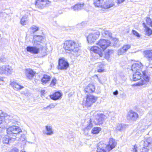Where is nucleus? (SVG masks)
<instances>
[{
    "mask_svg": "<svg viewBox=\"0 0 152 152\" xmlns=\"http://www.w3.org/2000/svg\"><path fill=\"white\" fill-rule=\"evenodd\" d=\"M134 73L133 75L132 79L134 81H136L141 79V77L143 80H141L140 81L134 84L135 86H140L145 85L149 81V77L146 75V71L141 72H133Z\"/></svg>",
    "mask_w": 152,
    "mask_h": 152,
    "instance_id": "nucleus-2",
    "label": "nucleus"
},
{
    "mask_svg": "<svg viewBox=\"0 0 152 152\" xmlns=\"http://www.w3.org/2000/svg\"><path fill=\"white\" fill-rule=\"evenodd\" d=\"M148 150L146 148H144L142 149V152H148Z\"/></svg>",
    "mask_w": 152,
    "mask_h": 152,
    "instance_id": "nucleus-58",
    "label": "nucleus"
},
{
    "mask_svg": "<svg viewBox=\"0 0 152 152\" xmlns=\"http://www.w3.org/2000/svg\"><path fill=\"white\" fill-rule=\"evenodd\" d=\"M137 148L136 146H134L132 148V151L133 152H137Z\"/></svg>",
    "mask_w": 152,
    "mask_h": 152,
    "instance_id": "nucleus-53",
    "label": "nucleus"
},
{
    "mask_svg": "<svg viewBox=\"0 0 152 152\" xmlns=\"http://www.w3.org/2000/svg\"><path fill=\"white\" fill-rule=\"evenodd\" d=\"M83 130L84 134L86 135H87L88 134V132L90 130L88 129L86 127H85L83 129Z\"/></svg>",
    "mask_w": 152,
    "mask_h": 152,
    "instance_id": "nucleus-46",
    "label": "nucleus"
},
{
    "mask_svg": "<svg viewBox=\"0 0 152 152\" xmlns=\"http://www.w3.org/2000/svg\"><path fill=\"white\" fill-rule=\"evenodd\" d=\"M25 139V136L24 134H22L20 137L19 138L20 141H23Z\"/></svg>",
    "mask_w": 152,
    "mask_h": 152,
    "instance_id": "nucleus-49",
    "label": "nucleus"
},
{
    "mask_svg": "<svg viewBox=\"0 0 152 152\" xmlns=\"http://www.w3.org/2000/svg\"><path fill=\"white\" fill-rule=\"evenodd\" d=\"M45 91L44 90H42L41 91V93L42 95H43L45 93Z\"/></svg>",
    "mask_w": 152,
    "mask_h": 152,
    "instance_id": "nucleus-61",
    "label": "nucleus"
},
{
    "mask_svg": "<svg viewBox=\"0 0 152 152\" xmlns=\"http://www.w3.org/2000/svg\"><path fill=\"white\" fill-rule=\"evenodd\" d=\"M109 144L110 145V149H109L108 151H110L115 148L117 143L114 139L110 138V139Z\"/></svg>",
    "mask_w": 152,
    "mask_h": 152,
    "instance_id": "nucleus-22",
    "label": "nucleus"
},
{
    "mask_svg": "<svg viewBox=\"0 0 152 152\" xmlns=\"http://www.w3.org/2000/svg\"><path fill=\"white\" fill-rule=\"evenodd\" d=\"M132 32L133 34L137 37H140V35L139 33L137 32L136 31L134 30H132Z\"/></svg>",
    "mask_w": 152,
    "mask_h": 152,
    "instance_id": "nucleus-48",
    "label": "nucleus"
},
{
    "mask_svg": "<svg viewBox=\"0 0 152 152\" xmlns=\"http://www.w3.org/2000/svg\"><path fill=\"white\" fill-rule=\"evenodd\" d=\"M142 25L145 28V35L148 36H150L152 34V30L147 27L145 23H143Z\"/></svg>",
    "mask_w": 152,
    "mask_h": 152,
    "instance_id": "nucleus-25",
    "label": "nucleus"
},
{
    "mask_svg": "<svg viewBox=\"0 0 152 152\" xmlns=\"http://www.w3.org/2000/svg\"><path fill=\"white\" fill-rule=\"evenodd\" d=\"M125 52H126L128 49L130 48V45H124L122 47Z\"/></svg>",
    "mask_w": 152,
    "mask_h": 152,
    "instance_id": "nucleus-40",
    "label": "nucleus"
},
{
    "mask_svg": "<svg viewBox=\"0 0 152 152\" xmlns=\"http://www.w3.org/2000/svg\"><path fill=\"white\" fill-rule=\"evenodd\" d=\"M44 39L42 36L34 35V36L32 43L34 45L39 47V46L43 45L42 41H43Z\"/></svg>",
    "mask_w": 152,
    "mask_h": 152,
    "instance_id": "nucleus-9",
    "label": "nucleus"
},
{
    "mask_svg": "<svg viewBox=\"0 0 152 152\" xmlns=\"http://www.w3.org/2000/svg\"><path fill=\"white\" fill-rule=\"evenodd\" d=\"M21 152H26V151H21Z\"/></svg>",
    "mask_w": 152,
    "mask_h": 152,
    "instance_id": "nucleus-64",
    "label": "nucleus"
},
{
    "mask_svg": "<svg viewBox=\"0 0 152 152\" xmlns=\"http://www.w3.org/2000/svg\"><path fill=\"white\" fill-rule=\"evenodd\" d=\"M28 46L26 48L27 51L33 54H37L40 53V49L36 46Z\"/></svg>",
    "mask_w": 152,
    "mask_h": 152,
    "instance_id": "nucleus-11",
    "label": "nucleus"
},
{
    "mask_svg": "<svg viewBox=\"0 0 152 152\" xmlns=\"http://www.w3.org/2000/svg\"><path fill=\"white\" fill-rule=\"evenodd\" d=\"M143 66L140 62H137L133 64L132 66V70L133 72H142Z\"/></svg>",
    "mask_w": 152,
    "mask_h": 152,
    "instance_id": "nucleus-12",
    "label": "nucleus"
},
{
    "mask_svg": "<svg viewBox=\"0 0 152 152\" xmlns=\"http://www.w3.org/2000/svg\"><path fill=\"white\" fill-rule=\"evenodd\" d=\"M114 6V2L112 0H107L103 4L102 8L109 9Z\"/></svg>",
    "mask_w": 152,
    "mask_h": 152,
    "instance_id": "nucleus-18",
    "label": "nucleus"
},
{
    "mask_svg": "<svg viewBox=\"0 0 152 152\" xmlns=\"http://www.w3.org/2000/svg\"><path fill=\"white\" fill-rule=\"evenodd\" d=\"M62 95V93L60 91H58V100L61 98Z\"/></svg>",
    "mask_w": 152,
    "mask_h": 152,
    "instance_id": "nucleus-50",
    "label": "nucleus"
},
{
    "mask_svg": "<svg viewBox=\"0 0 152 152\" xmlns=\"http://www.w3.org/2000/svg\"><path fill=\"white\" fill-rule=\"evenodd\" d=\"M105 116L102 114H97L96 115V119L94 122L96 125H100L102 124L105 119Z\"/></svg>",
    "mask_w": 152,
    "mask_h": 152,
    "instance_id": "nucleus-13",
    "label": "nucleus"
},
{
    "mask_svg": "<svg viewBox=\"0 0 152 152\" xmlns=\"http://www.w3.org/2000/svg\"><path fill=\"white\" fill-rule=\"evenodd\" d=\"M28 17L27 15L23 16L21 19L20 24L23 26L26 25L28 20Z\"/></svg>",
    "mask_w": 152,
    "mask_h": 152,
    "instance_id": "nucleus-31",
    "label": "nucleus"
},
{
    "mask_svg": "<svg viewBox=\"0 0 152 152\" xmlns=\"http://www.w3.org/2000/svg\"><path fill=\"white\" fill-rule=\"evenodd\" d=\"M69 66V64L67 60L64 57L59 58L58 68L61 69H66Z\"/></svg>",
    "mask_w": 152,
    "mask_h": 152,
    "instance_id": "nucleus-8",
    "label": "nucleus"
},
{
    "mask_svg": "<svg viewBox=\"0 0 152 152\" xmlns=\"http://www.w3.org/2000/svg\"><path fill=\"white\" fill-rule=\"evenodd\" d=\"M95 90L94 86L91 84H89L84 89L85 93H91L94 92Z\"/></svg>",
    "mask_w": 152,
    "mask_h": 152,
    "instance_id": "nucleus-19",
    "label": "nucleus"
},
{
    "mask_svg": "<svg viewBox=\"0 0 152 152\" xmlns=\"http://www.w3.org/2000/svg\"><path fill=\"white\" fill-rule=\"evenodd\" d=\"M22 132L21 129L18 126H13L8 127L7 129V134L10 136H12L13 141H15L17 138V136L20 133Z\"/></svg>",
    "mask_w": 152,
    "mask_h": 152,
    "instance_id": "nucleus-3",
    "label": "nucleus"
},
{
    "mask_svg": "<svg viewBox=\"0 0 152 152\" xmlns=\"http://www.w3.org/2000/svg\"><path fill=\"white\" fill-rule=\"evenodd\" d=\"M84 3H78L74 6H72L71 9L75 11H77L81 10L83 7Z\"/></svg>",
    "mask_w": 152,
    "mask_h": 152,
    "instance_id": "nucleus-20",
    "label": "nucleus"
},
{
    "mask_svg": "<svg viewBox=\"0 0 152 152\" xmlns=\"http://www.w3.org/2000/svg\"><path fill=\"white\" fill-rule=\"evenodd\" d=\"M0 81H3V77H0Z\"/></svg>",
    "mask_w": 152,
    "mask_h": 152,
    "instance_id": "nucleus-63",
    "label": "nucleus"
},
{
    "mask_svg": "<svg viewBox=\"0 0 152 152\" xmlns=\"http://www.w3.org/2000/svg\"><path fill=\"white\" fill-rule=\"evenodd\" d=\"M31 32L32 33H34L37 31L39 30V28L35 25H33L30 28Z\"/></svg>",
    "mask_w": 152,
    "mask_h": 152,
    "instance_id": "nucleus-36",
    "label": "nucleus"
},
{
    "mask_svg": "<svg viewBox=\"0 0 152 152\" xmlns=\"http://www.w3.org/2000/svg\"><path fill=\"white\" fill-rule=\"evenodd\" d=\"M100 35V32L98 31H96L89 33L87 37L88 43L91 44H94L99 37Z\"/></svg>",
    "mask_w": 152,
    "mask_h": 152,
    "instance_id": "nucleus-4",
    "label": "nucleus"
},
{
    "mask_svg": "<svg viewBox=\"0 0 152 152\" xmlns=\"http://www.w3.org/2000/svg\"><path fill=\"white\" fill-rule=\"evenodd\" d=\"M1 114L2 117H4L3 121H5V122H9L10 121L11 119V117L7 114L4 113L2 111L1 113Z\"/></svg>",
    "mask_w": 152,
    "mask_h": 152,
    "instance_id": "nucleus-23",
    "label": "nucleus"
},
{
    "mask_svg": "<svg viewBox=\"0 0 152 152\" xmlns=\"http://www.w3.org/2000/svg\"><path fill=\"white\" fill-rule=\"evenodd\" d=\"M125 129V125L124 124H118L116 127V131H122Z\"/></svg>",
    "mask_w": 152,
    "mask_h": 152,
    "instance_id": "nucleus-29",
    "label": "nucleus"
},
{
    "mask_svg": "<svg viewBox=\"0 0 152 152\" xmlns=\"http://www.w3.org/2000/svg\"><path fill=\"white\" fill-rule=\"evenodd\" d=\"M51 2L49 0H36L35 3L36 7L41 9L49 6Z\"/></svg>",
    "mask_w": 152,
    "mask_h": 152,
    "instance_id": "nucleus-7",
    "label": "nucleus"
},
{
    "mask_svg": "<svg viewBox=\"0 0 152 152\" xmlns=\"http://www.w3.org/2000/svg\"><path fill=\"white\" fill-rule=\"evenodd\" d=\"M56 79H53L52 80L50 84V86L51 87H52L54 86L56 83Z\"/></svg>",
    "mask_w": 152,
    "mask_h": 152,
    "instance_id": "nucleus-45",
    "label": "nucleus"
},
{
    "mask_svg": "<svg viewBox=\"0 0 152 152\" xmlns=\"http://www.w3.org/2000/svg\"><path fill=\"white\" fill-rule=\"evenodd\" d=\"M97 97L93 95H87L86 101H84L83 105L86 107L91 106L97 100Z\"/></svg>",
    "mask_w": 152,
    "mask_h": 152,
    "instance_id": "nucleus-6",
    "label": "nucleus"
},
{
    "mask_svg": "<svg viewBox=\"0 0 152 152\" xmlns=\"http://www.w3.org/2000/svg\"><path fill=\"white\" fill-rule=\"evenodd\" d=\"M4 117L1 116V113L0 114V124H1L3 122Z\"/></svg>",
    "mask_w": 152,
    "mask_h": 152,
    "instance_id": "nucleus-54",
    "label": "nucleus"
},
{
    "mask_svg": "<svg viewBox=\"0 0 152 152\" xmlns=\"http://www.w3.org/2000/svg\"><path fill=\"white\" fill-rule=\"evenodd\" d=\"M138 117V115L137 113L132 110H130L128 113L127 118L129 120L136 121Z\"/></svg>",
    "mask_w": 152,
    "mask_h": 152,
    "instance_id": "nucleus-14",
    "label": "nucleus"
},
{
    "mask_svg": "<svg viewBox=\"0 0 152 152\" xmlns=\"http://www.w3.org/2000/svg\"><path fill=\"white\" fill-rule=\"evenodd\" d=\"M103 37H109L113 40L115 42L114 43L116 44L118 43V40L116 38H113L112 37V33L110 31L106 29H102L101 31Z\"/></svg>",
    "mask_w": 152,
    "mask_h": 152,
    "instance_id": "nucleus-10",
    "label": "nucleus"
},
{
    "mask_svg": "<svg viewBox=\"0 0 152 152\" xmlns=\"http://www.w3.org/2000/svg\"><path fill=\"white\" fill-rule=\"evenodd\" d=\"M89 124L86 127L88 129H89L90 130L91 129L93 126V124L92 122V121L91 119L89 120Z\"/></svg>",
    "mask_w": 152,
    "mask_h": 152,
    "instance_id": "nucleus-41",
    "label": "nucleus"
},
{
    "mask_svg": "<svg viewBox=\"0 0 152 152\" xmlns=\"http://www.w3.org/2000/svg\"><path fill=\"white\" fill-rule=\"evenodd\" d=\"M5 65H3L0 66V74L6 75Z\"/></svg>",
    "mask_w": 152,
    "mask_h": 152,
    "instance_id": "nucleus-37",
    "label": "nucleus"
},
{
    "mask_svg": "<svg viewBox=\"0 0 152 152\" xmlns=\"http://www.w3.org/2000/svg\"><path fill=\"white\" fill-rule=\"evenodd\" d=\"M80 45L79 44L74 41H67L65 42L63 48L67 53H70L72 58H76L80 55Z\"/></svg>",
    "mask_w": 152,
    "mask_h": 152,
    "instance_id": "nucleus-1",
    "label": "nucleus"
},
{
    "mask_svg": "<svg viewBox=\"0 0 152 152\" xmlns=\"http://www.w3.org/2000/svg\"><path fill=\"white\" fill-rule=\"evenodd\" d=\"M105 58L107 59H108L109 58V53H107V54L106 55Z\"/></svg>",
    "mask_w": 152,
    "mask_h": 152,
    "instance_id": "nucleus-60",
    "label": "nucleus"
},
{
    "mask_svg": "<svg viewBox=\"0 0 152 152\" xmlns=\"http://www.w3.org/2000/svg\"><path fill=\"white\" fill-rule=\"evenodd\" d=\"M145 20L147 24L152 27V21L151 19L149 18H147Z\"/></svg>",
    "mask_w": 152,
    "mask_h": 152,
    "instance_id": "nucleus-39",
    "label": "nucleus"
},
{
    "mask_svg": "<svg viewBox=\"0 0 152 152\" xmlns=\"http://www.w3.org/2000/svg\"><path fill=\"white\" fill-rule=\"evenodd\" d=\"M36 73L31 69H26L25 70V74L26 77L28 78L31 79L34 76Z\"/></svg>",
    "mask_w": 152,
    "mask_h": 152,
    "instance_id": "nucleus-16",
    "label": "nucleus"
},
{
    "mask_svg": "<svg viewBox=\"0 0 152 152\" xmlns=\"http://www.w3.org/2000/svg\"><path fill=\"white\" fill-rule=\"evenodd\" d=\"M103 0H94V4L95 7H100L102 8Z\"/></svg>",
    "mask_w": 152,
    "mask_h": 152,
    "instance_id": "nucleus-27",
    "label": "nucleus"
},
{
    "mask_svg": "<svg viewBox=\"0 0 152 152\" xmlns=\"http://www.w3.org/2000/svg\"><path fill=\"white\" fill-rule=\"evenodd\" d=\"M110 44L111 42L109 40L103 39H100L96 43V44L99 46L103 51L110 45Z\"/></svg>",
    "mask_w": 152,
    "mask_h": 152,
    "instance_id": "nucleus-5",
    "label": "nucleus"
},
{
    "mask_svg": "<svg viewBox=\"0 0 152 152\" xmlns=\"http://www.w3.org/2000/svg\"><path fill=\"white\" fill-rule=\"evenodd\" d=\"M94 76V77H97V78L98 79V80H99V77H98V76H97V75H95Z\"/></svg>",
    "mask_w": 152,
    "mask_h": 152,
    "instance_id": "nucleus-62",
    "label": "nucleus"
},
{
    "mask_svg": "<svg viewBox=\"0 0 152 152\" xmlns=\"http://www.w3.org/2000/svg\"><path fill=\"white\" fill-rule=\"evenodd\" d=\"M50 78V76L47 75H43L42 79L41 81L42 83H46L48 82L49 81Z\"/></svg>",
    "mask_w": 152,
    "mask_h": 152,
    "instance_id": "nucleus-33",
    "label": "nucleus"
},
{
    "mask_svg": "<svg viewBox=\"0 0 152 152\" xmlns=\"http://www.w3.org/2000/svg\"><path fill=\"white\" fill-rule=\"evenodd\" d=\"M125 53L124 50L122 47L119 49L118 51V55H120L123 54Z\"/></svg>",
    "mask_w": 152,
    "mask_h": 152,
    "instance_id": "nucleus-43",
    "label": "nucleus"
},
{
    "mask_svg": "<svg viewBox=\"0 0 152 152\" xmlns=\"http://www.w3.org/2000/svg\"><path fill=\"white\" fill-rule=\"evenodd\" d=\"M125 0H118V4H119L123 3Z\"/></svg>",
    "mask_w": 152,
    "mask_h": 152,
    "instance_id": "nucleus-57",
    "label": "nucleus"
},
{
    "mask_svg": "<svg viewBox=\"0 0 152 152\" xmlns=\"http://www.w3.org/2000/svg\"><path fill=\"white\" fill-rule=\"evenodd\" d=\"M39 48L40 49V52L42 56L46 55V50L43 45L39 46Z\"/></svg>",
    "mask_w": 152,
    "mask_h": 152,
    "instance_id": "nucleus-28",
    "label": "nucleus"
},
{
    "mask_svg": "<svg viewBox=\"0 0 152 152\" xmlns=\"http://www.w3.org/2000/svg\"><path fill=\"white\" fill-rule=\"evenodd\" d=\"M145 56L149 61L152 60V50H146L144 52Z\"/></svg>",
    "mask_w": 152,
    "mask_h": 152,
    "instance_id": "nucleus-21",
    "label": "nucleus"
},
{
    "mask_svg": "<svg viewBox=\"0 0 152 152\" xmlns=\"http://www.w3.org/2000/svg\"><path fill=\"white\" fill-rule=\"evenodd\" d=\"M97 147L98 150H100L101 148H109V146L101 142H99L98 144Z\"/></svg>",
    "mask_w": 152,
    "mask_h": 152,
    "instance_id": "nucleus-32",
    "label": "nucleus"
},
{
    "mask_svg": "<svg viewBox=\"0 0 152 152\" xmlns=\"http://www.w3.org/2000/svg\"><path fill=\"white\" fill-rule=\"evenodd\" d=\"M101 130V128L98 127H94L91 130V133L93 134H97Z\"/></svg>",
    "mask_w": 152,
    "mask_h": 152,
    "instance_id": "nucleus-34",
    "label": "nucleus"
},
{
    "mask_svg": "<svg viewBox=\"0 0 152 152\" xmlns=\"http://www.w3.org/2000/svg\"><path fill=\"white\" fill-rule=\"evenodd\" d=\"M10 84L15 90H20L24 88V86L19 85L16 81L15 80H11Z\"/></svg>",
    "mask_w": 152,
    "mask_h": 152,
    "instance_id": "nucleus-15",
    "label": "nucleus"
},
{
    "mask_svg": "<svg viewBox=\"0 0 152 152\" xmlns=\"http://www.w3.org/2000/svg\"><path fill=\"white\" fill-rule=\"evenodd\" d=\"M46 131L44 132V133L47 135H51L53 134V132L51 126H45Z\"/></svg>",
    "mask_w": 152,
    "mask_h": 152,
    "instance_id": "nucleus-24",
    "label": "nucleus"
},
{
    "mask_svg": "<svg viewBox=\"0 0 152 152\" xmlns=\"http://www.w3.org/2000/svg\"><path fill=\"white\" fill-rule=\"evenodd\" d=\"M5 130V126L0 124V132H2Z\"/></svg>",
    "mask_w": 152,
    "mask_h": 152,
    "instance_id": "nucleus-51",
    "label": "nucleus"
},
{
    "mask_svg": "<svg viewBox=\"0 0 152 152\" xmlns=\"http://www.w3.org/2000/svg\"><path fill=\"white\" fill-rule=\"evenodd\" d=\"M55 107L54 105L53 104H51L48 106H47L46 107H44L43 109H45L47 108H50L51 109L52 108H53Z\"/></svg>",
    "mask_w": 152,
    "mask_h": 152,
    "instance_id": "nucleus-47",
    "label": "nucleus"
},
{
    "mask_svg": "<svg viewBox=\"0 0 152 152\" xmlns=\"http://www.w3.org/2000/svg\"><path fill=\"white\" fill-rule=\"evenodd\" d=\"M104 71V69H98L97 71L99 72H102Z\"/></svg>",
    "mask_w": 152,
    "mask_h": 152,
    "instance_id": "nucleus-56",
    "label": "nucleus"
},
{
    "mask_svg": "<svg viewBox=\"0 0 152 152\" xmlns=\"http://www.w3.org/2000/svg\"><path fill=\"white\" fill-rule=\"evenodd\" d=\"M118 94V92L117 90H116L113 92V94L115 95H117Z\"/></svg>",
    "mask_w": 152,
    "mask_h": 152,
    "instance_id": "nucleus-59",
    "label": "nucleus"
},
{
    "mask_svg": "<svg viewBox=\"0 0 152 152\" xmlns=\"http://www.w3.org/2000/svg\"><path fill=\"white\" fill-rule=\"evenodd\" d=\"M100 150H98V148H97V152H107V151H108V148H101Z\"/></svg>",
    "mask_w": 152,
    "mask_h": 152,
    "instance_id": "nucleus-44",
    "label": "nucleus"
},
{
    "mask_svg": "<svg viewBox=\"0 0 152 152\" xmlns=\"http://www.w3.org/2000/svg\"><path fill=\"white\" fill-rule=\"evenodd\" d=\"M90 50L94 53L98 54L100 57L102 56L103 51L101 48H99L97 46H94L92 47L91 48Z\"/></svg>",
    "mask_w": 152,
    "mask_h": 152,
    "instance_id": "nucleus-17",
    "label": "nucleus"
},
{
    "mask_svg": "<svg viewBox=\"0 0 152 152\" xmlns=\"http://www.w3.org/2000/svg\"><path fill=\"white\" fill-rule=\"evenodd\" d=\"M18 150L15 148H13L10 152H18Z\"/></svg>",
    "mask_w": 152,
    "mask_h": 152,
    "instance_id": "nucleus-55",
    "label": "nucleus"
},
{
    "mask_svg": "<svg viewBox=\"0 0 152 152\" xmlns=\"http://www.w3.org/2000/svg\"><path fill=\"white\" fill-rule=\"evenodd\" d=\"M50 98L53 100H56L57 99V92H56L53 94L50 95Z\"/></svg>",
    "mask_w": 152,
    "mask_h": 152,
    "instance_id": "nucleus-38",
    "label": "nucleus"
},
{
    "mask_svg": "<svg viewBox=\"0 0 152 152\" xmlns=\"http://www.w3.org/2000/svg\"><path fill=\"white\" fill-rule=\"evenodd\" d=\"M5 68L6 75H10L13 72V69L12 67L9 65H5Z\"/></svg>",
    "mask_w": 152,
    "mask_h": 152,
    "instance_id": "nucleus-30",
    "label": "nucleus"
},
{
    "mask_svg": "<svg viewBox=\"0 0 152 152\" xmlns=\"http://www.w3.org/2000/svg\"><path fill=\"white\" fill-rule=\"evenodd\" d=\"M89 124L86 127L88 129H89L90 130L91 129L93 126V124L92 122V121L91 119L89 120Z\"/></svg>",
    "mask_w": 152,
    "mask_h": 152,
    "instance_id": "nucleus-42",
    "label": "nucleus"
},
{
    "mask_svg": "<svg viewBox=\"0 0 152 152\" xmlns=\"http://www.w3.org/2000/svg\"><path fill=\"white\" fill-rule=\"evenodd\" d=\"M12 137L10 138L8 135L5 136L3 138V142L4 143L8 144L12 142Z\"/></svg>",
    "mask_w": 152,
    "mask_h": 152,
    "instance_id": "nucleus-26",
    "label": "nucleus"
},
{
    "mask_svg": "<svg viewBox=\"0 0 152 152\" xmlns=\"http://www.w3.org/2000/svg\"><path fill=\"white\" fill-rule=\"evenodd\" d=\"M7 57L4 55H2L0 57V63H4L8 61Z\"/></svg>",
    "mask_w": 152,
    "mask_h": 152,
    "instance_id": "nucleus-35",
    "label": "nucleus"
},
{
    "mask_svg": "<svg viewBox=\"0 0 152 152\" xmlns=\"http://www.w3.org/2000/svg\"><path fill=\"white\" fill-rule=\"evenodd\" d=\"M97 67L98 69H104V65L100 63L98 64Z\"/></svg>",
    "mask_w": 152,
    "mask_h": 152,
    "instance_id": "nucleus-52",
    "label": "nucleus"
}]
</instances>
